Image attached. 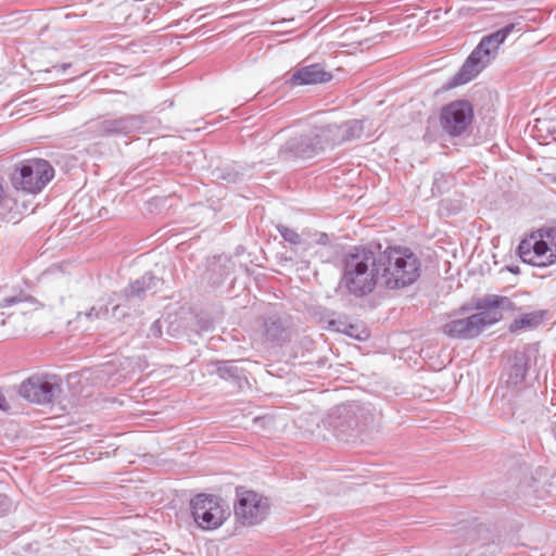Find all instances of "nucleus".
<instances>
[{"mask_svg": "<svg viewBox=\"0 0 556 556\" xmlns=\"http://www.w3.org/2000/svg\"><path fill=\"white\" fill-rule=\"evenodd\" d=\"M476 314L456 318L441 327L443 334L451 339L471 340L479 337L488 327L503 318V311H514L515 304L508 296L488 294L473 303Z\"/></svg>", "mask_w": 556, "mask_h": 556, "instance_id": "nucleus-1", "label": "nucleus"}, {"mask_svg": "<svg viewBox=\"0 0 556 556\" xmlns=\"http://www.w3.org/2000/svg\"><path fill=\"white\" fill-rule=\"evenodd\" d=\"M22 302H31L34 303V298L27 295L23 291H20L16 295L7 296L0 302V308H7L10 306H13L15 304L22 303Z\"/></svg>", "mask_w": 556, "mask_h": 556, "instance_id": "nucleus-23", "label": "nucleus"}, {"mask_svg": "<svg viewBox=\"0 0 556 556\" xmlns=\"http://www.w3.org/2000/svg\"><path fill=\"white\" fill-rule=\"evenodd\" d=\"M446 185V180L444 178V175L438 174L434 176L433 179V186H432V192L437 190L439 193L443 192Z\"/></svg>", "mask_w": 556, "mask_h": 556, "instance_id": "nucleus-25", "label": "nucleus"}, {"mask_svg": "<svg viewBox=\"0 0 556 556\" xmlns=\"http://www.w3.org/2000/svg\"><path fill=\"white\" fill-rule=\"evenodd\" d=\"M268 510V500L263 495L251 490H237L235 515L242 525H258L266 518Z\"/></svg>", "mask_w": 556, "mask_h": 556, "instance_id": "nucleus-9", "label": "nucleus"}, {"mask_svg": "<svg viewBox=\"0 0 556 556\" xmlns=\"http://www.w3.org/2000/svg\"><path fill=\"white\" fill-rule=\"evenodd\" d=\"M370 248L355 247L345 256L341 285L348 292L356 298L371 293L380 283V262Z\"/></svg>", "mask_w": 556, "mask_h": 556, "instance_id": "nucleus-2", "label": "nucleus"}, {"mask_svg": "<svg viewBox=\"0 0 556 556\" xmlns=\"http://www.w3.org/2000/svg\"><path fill=\"white\" fill-rule=\"evenodd\" d=\"M355 422L353 420L348 421V428H353Z\"/></svg>", "mask_w": 556, "mask_h": 556, "instance_id": "nucleus-30", "label": "nucleus"}, {"mask_svg": "<svg viewBox=\"0 0 556 556\" xmlns=\"http://www.w3.org/2000/svg\"><path fill=\"white\" fill-rule=\"evenodd\" d=\"M59 383L55 377L33 376L23 381L18 393L22 397L36 404L51 403Z\"/></svg>", "mask_w": 556, "mask_h": 556, "instance_id": "nucleus-11", "label": "nucleus"}, {"mask_svg": "<svg viewBox=\"0 0 556 556\" xmlns=\"http://www.w3.org/2000/svg\"><path fill=\"white\" fill-rule=\"evenodd\" d=\"M102 309H97L96 307H92L88 313H86V317L91 318L92 316L99 318Z\"/></svg>", "mask_w": 556, "mask_h": 556, "instance_id": "nucleus-28", "label": "nucleus"}, {"mask_svg": "<svg viewBox=\"0 0 556 556\" xmlns=\"http://www.w3.org/2000/svg\"><path fill=\"white\" fill-rule=\"evenodd\" d=\"M352 412V409L350 407H346V406H340L338 407L333 415L330 417L331 420H330V425L333 427V428H339V426H342V424L338 422L334 418V415H338V418H340L341 416H348L350 413Z\"/></svg>", "mask_w": 556, "mask_h": 556, "instance_id": "nucleus-24", "label": "nucleus"}, {"mask_svg": "<svg viewBox=\"0 0 556 556\" xmlns=\"http://www.w3.org/2000/svg\"><path fill=\"white\" fill-rule=\"evenodd\" d=\"M325 126L314 127L309 131L290 138L280 148L279 153L286 159H312L326 149H331Z\"/></svg>", "mask_w": 556, "mask_h": 556, "instance_id": "nucleus-6", "label": "nucleus"}, {"mask_svg": "<svg viewBox=\"0 0 556 556\" xmlns=\"http://www.w3.org/2000/svg\"><path fill=\"white\" fill-rule=\"evenodd\" d=\"M277 231L288 243L300 247L303 250L304 247V231L299 233L294 229L289 228L285 225H277Z\"/></svg>", "mask_w": 556, "mask_h": 556, "instance_id": "nucleus-20", "label": "nucleus"}, {"mask_svg": "<svg viewBox=\"0 0 556 556\" xmlns=\"http://www.w3.org/2000/svg\"><path fill=\"white\" fill-rule=\"evenodd\" d=\"M216 370L223 379L239 380L242 376V370L237 366L235 361H222L216 363Z\"/></svg>", "mask_w": 556, "mask_h": 556, "instance_id": "nucleus-19", "label": "nucleus"}, {"mask_svg": "<svg viewBox=\"0 0 556 556\" xmlns=\"http://www.w3.org/2000/svg\"><path fill=\"white\" fill-rule=\"evenodd\" d=\"M331 74L324 71L319 64L304 66L298 70L290 78V83L294 86H304L313 84H321L329 81Z\"/></svg>", "mask_w": 556, "mask_h": 556, "instance_id": "nucleus-15", "label": "nucleus"}, {"mask_svg": "<svg viewBox=\"0 0 556 556\" xmlns=\"http://www.w3.org/2000/svg\"><path fill=\"white\" fill-rule=\"evenodd\" d=\"M54 174L51 165L45 160H27L12 175V184L16 189L28 193H38L52 179Z\"/></svg>", "mask_w": 556, "mask_h": 556, "instance_id": "nucleus-7", "label": "nucleus"}, {"mask_svg": "<svg viewBox=\"0 0 556 556\" xmlns=\"http://www.w3.org/2000/svg\"><path fill=\"white\" fill-rule=\"evenodd\" d=\"M191 511L194 521L203 530L217 529L229 516L228 508L219 497L206 494H198L191 500Z\"/></svg>", "mask_w": 556, "mask_h": 556, "instance_id": "nucleus-8", "label": "nucleus"}, {"mask_svg": "<svg viewBox=\"0 0 556 556\" xmlns=\"http://www.w3.org/2000/svg\"><path fill=\"white\" fill-rule=\"evenodd\" d=\"M304 247L303 251L312 249L314 245H328L330 242L329 236L326 232L320 231H304Z\"/></svg>", "mask_w": 556, "mask_h": 556, "instance_id": "nucleus-21", "label": "nucleus"}, {"mask_svg": "<svg viewBox=\"0 0 556 556\" xmlns=\"http://www.w3.org/2000/svg\"><path fill=\"white\" fill-rule=\"evenodd\" d=\"M473 121V108L467 100H456L442 108L440 124L451 137L462 136Z\"/></svg>", "mask_w": 556, "mask_h": 556, "instance_id": "nucleus-10", "label": "nucleus"}, {"mask_svg": "<svg viewBox=\"0 0 556 556\" xmlns=\"http://www.w3.org/2000/svg\"><path fill=\"white\" fill-rule=\"evenodd\" d=\"M340 331L357 341H366L369 338V331L363 324H343Z\"/></svg>", "mask_w": 556, "mask_h": 556, "instance_id": "nucleus-22", "label": "nucleus"}, {"mask_svg": "<svg viewBox=\"0 0 556 556\" xmlns=\"http://www.w3.org/2000/svg\"><path fill=\"white\" fill-rule=\"evenodd\" d=\"M160 282L157 278H155L150 273L144 274L141 278L131 282L126 290V296L130 298H141L147 292L154 293L156 291V286Z\"/></svg>", "mask_w": 556, "mask_h": 556, "instance_id": "nucleus-17", "label": "nucleus"}, {"mask_svg": "<svg viewBox=\"0 0 556 556\" xmlns=\"http://www.w3.org/2000/svg\"><path fill=\"white\" fill-rule=\"evenodd\" d=\"M515 24H507L503 28L484 36L472 52L468 55L457 74L452 78V86L467 84L476 78L483 68L497 55L500 47L514 30Z\"/></svg>", "mask_w": 556, "mask_h": 556, "instance_id": "nucleus-4", "label": "nucleus"}, {"mask_svg": "<svg viewBox=\"0 0 556 556\" xmlns=\"http://www.w3.org/2000/svg\"><path fill=\"white\" fill-rule=\"evenodd\" d=\"M151 332L154 334V336H160L161 334V325H160V321L156 320L154 321L152 325H151V328H150Z\"/></svg>", "mask_w": 556, "mask_h": 556, "instance_id": "nucleus-27", "label": "nucleus"}, {"mask_svg": "<svg viewBox=\"0 0 556 556\" xmlns=\"http://www.w3.org/2000/svg\"><path fill=\"white\" fill-rule=\"evenodd\" d=\"M466 311V307H460V312H465Z\"/></svg>", "mask_w": 556, "mask_h": 556, "instance_id": "nucleus-31", "label": "nucleus"}, {"mask_svg": "<svg viewBox=\"0 0 556 556\" xmlns=\"http://www.w3.org/2000/svg\"><path fill=\"white\" fill-rule=\"evenodd\" d=\"M529 369V356L525 352H514L508 358V372H507V384L518 386L520 384Z\"/></svg>", "mask_w": 556, "mask_h": 556, "instance_id": "nucleus-16", "label": "nucleus"}, {"mask_svg": "<svg viewBox=\"0 0 556 556\" xmlns=\"http://www.w3.org/2000/svg\"><path fill=\"white\" fill-rule=\"evenodd\" d=\"M260 332L266 342L275 345H281L289 336L286 323L276 314L263 318Z\"/></svg>", "mask_w": 556, "mask_h": 556, "instance_id": "nucleus-14", "label": "nucleus"}, {"mask_svg": "<svg viewBox=\"0 0 556 556\" xmlns=\"http://www.w3.org/2000/svg\"><path fill=\"white\" fill-rule=\"evenodd\" d=\"M100 135H131L143 131V121L140 116L129 115L115 119H104L97 125Z\"/></svg>", "mask_w": 556, "mask_h": 556, "instance_id": "nucleus-13", "label": "nucleus"}, {"mask_svg": "<svg viewBox=\"0 0 556 556\" xmlns=\"http://www.w3.org/2000/svg\"><path fill=\"white\" fill-rule=\"evenodd\" d=\"M365 122V119H351L340 125H326L325 136H327L329 140L330 148L332 149L333 147L339 146L345 141L359 139L364 132Z\"/></svg>", "mask_w": 556, "mask_h": 556, "instance_id": "nucleus-12", "label": "nucleus"}, {"mask_svg": "<svg viewBox=\"0 0 556 556\" xmlns=\"http://www.w3.org/2000/svg\"><path fill=\"white\" fill-rule=\"evenodd\" d=\"M70 66H71V64H68V63H64V64H62V65H60V66H53V68H55V70H60V71L64 72V71H66Z\"/></svg>", "mask_w": 556, "mask_h": 556, "instance_id": "nucleus-29", "label": "nucleus"}, {"mask_svg": "<svg viewBox=\"0 0 556 556\" xmlns=\"http://www.w3.org/2000/svg\"><path fill=\"white\" fill-rule=\"evenodd\" d=\"M522 262L538 267L556 264V228L540 229L518 247Z\"/></svg>", "mask_w": 556, "mask_h": 556, "instance_id": "nucleus-5", "label": "nucleus"}, {"mask_svg": "<svg viewBox=\"0 0 556 556\" xmlns=\"http://www.w3.org/2000/svg\"><path fill=\"white\" fill-rule=\"evenodd\" d=\"M379 257L380 283L388 289L407 287L420 276V262L409 249L390 247Z\"/></svg>", "mask_w": 556, "mask_h": 556, "instance_id": "nucleus-3", "label": "nucleus"}, {"mask_svg": "<svg viewBox=\"0 0 556 556\" xmlns=\"http://www.w3.org/2000/svg\"><path fill=\"white\" fill-rule=\"evenodd\" d=\"M10 508V502L7 495L0 494V516H3Z\"/></svg>", "mask_w": 556, "mask_h": 556, "instance_id": "nucleus-26", "label": "nucleus"}, {"mask_svg": "<svg viewBox=\"0 0 556 556\" xmlns=\"http://www.w3.org/2000/svg\"><path fill=\"white\" fill-rule=\"evenodd\" d=\"M544 319V313L541 311L531 312L521 315L519 318H516L509 326V330L511 332H516L523 328H535L540 324H542Z\"/></svg>", "mask_w": 556, "mask_h": 556, "instance_id": "nucleus-18", "label": "nucleus"}]
</instances>
